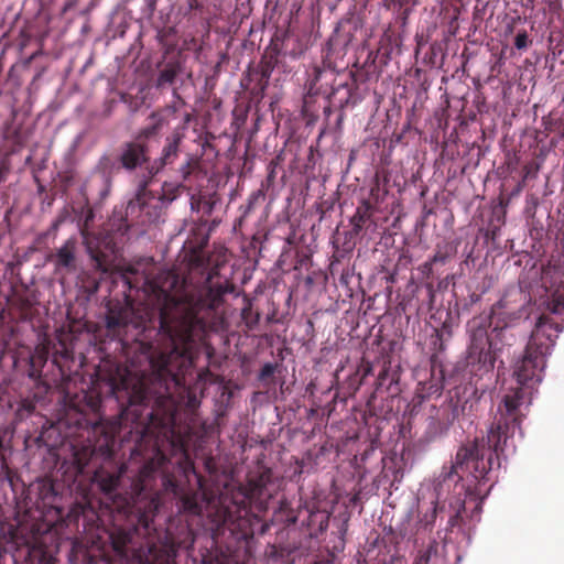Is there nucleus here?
I'll return each instance as SVG.
<instances>
[{"label": "nucleus", "mask_w": 564, "mask_h": 564, "mask_svg": "<svg viewBox=\"0 0 564 564\" xmlns=\"http://www.w3.org/2000/svg\"><path fill=\"white\" fill-rule=\"evenodd\" d=\"M129 541H130V538L126 533L113 538L112 539L113 551L120 556L127 555V545H128Z\"/></svg>", "instance_id": "393cba45"}, {"label": "nucleus", "mask_w": 564, "mask_h": 564, "mask_svg": "<svg viewBox=\"0 0 564 564\" xmlns=\"http://www.w3.org/2000/svg\"><path fill=\"white\" fill-rule=\"evenodd\" d=\"M119 484V479L112 475H109L101 479L100 487L105 492H112Z\"/></svg>", "instance_id": "bb28decb"}, {"label": "nucleus", "mask_w": 564, "mask_h": 564, "mask_svg": "<svg viewBox=\"0 0 564 564\" xmlns=\"http://www.w3.org/2000/svg\"><path fill=\"white\" fill-rule=\"evenodd\" d=\"M4 181L3 170L0 167V184Z\"/></svg>", "instance_id": "58836bf2"}, {"label": "nucleus", "mask_w": 564, "mask_h": 564, "mask_svg": "<svg viewBox=\"0 0 564 564\" xmlns=\"http://www.w3.org/2000/svg\"><path fill=\"white\" fill-rule=\"evenodd\" d=\"M138 557L140 564H175L176 547L167 536H164L158 543L149 544L147 551Z\"/></svg>", "instance_id": "423d86ee"}, {"label": "nucleus", "mask_w": 564, "mask_h": 564, "mask_svg": "<svg viewBox=\"0 0 564 564\" xmlns=\"http://www.w3.org/2000/svg\"><path fill=\"white\" fill-rule=\"evenodd\" d=\"M181 140H182V135L176 132L166 138V143L163 147L161 158L159 159V161L154 162L155 166H153L151 170L152 174H155L164 166L174 163V161L178 156V147H180Z\"/></svg>", "instance_id": "9b49d317"}, {"label": "nucleus", "mask_w": 564, "mask_h": 564, "mask_svg": "<svg viewBox=\"0 0 564 564\" xmlns=\"http://www.w3.org/2000/svg\"><path fill=\"white\" fill-rule=\"evenodd\" d=\"M68 8H69V4H66V7L64 8V12L67 11Z\"/></svg>", "instance_id": "37998d69"}, {"label": "nucleus", "mask_w": 564, "mask_h": 564, "mask_svg": "<svg viewBox=\"0 0 564 564\" xmlns=\"http://www.w3.org/2000/svg\"><path fill=\"white\" fill-rule=\"evenodd\" d=\"M77 462L80 467H84L87 464L86 462H82L80 458H77Z\"/></svg>", "instance_id": "ea45409f"}, {"label": "nucleus", "mask_w": 564, "mask_h": 564, "mask_svg": "<svg viewBox=\"0 0 564 564\" xmlns=\"http://www.w3.org/2000/svg\"><path fill=\"white\" fill-rule=\"evenodd\" d=\"M142 215L140 212H134V216L128 215L127 210L124 212V217L120 218V225L117 227V231L121 234L128 232L130 227L141 226Z\"/></svg>", "instance_id": "4be33fe9"}, {"label": "nucleus", "mask_w": 564, "mask_h": 564, "mask_svg": "<svg viewBox=\"0 0 564 564\" xmlns=\"http://www.w3.org/2000/svg\"><path fill=\"white\" fill-rule=\"evenodd\" d=\"M189 165H191V163H189V161H188V162L186 163V165L182 167V173H183V175H184V178H186V177H187V175L189 174Z\"/></svg>", "instance_id": "c9c22d12"}, {"label": "nucleus", "mask_w": 564, "mask_h": 564, "mask_svg": "<svg viewBox=\"0 0 564 564\" xmlns=\"http://www.w3.org/2000/svg\"><path fill=\"white\" fill-rule=\"evenodd\" d=\"M529 45V37L525 31L519 32L514 39V46L518 50H524Z\"/></svg>", "instance_id": "c756f323"}, {"label": "nucleus", "mask_w": 564, "mask_h": 564, "mask_svg": "<svg viewBox=\"0 0 564 564\" xmlns=\"http://www.w3.org/2000/svg\"><path fill=\"white\" fill-rule=\"evenodd\" d=\"M413 564H447L444 546L435 540L426 547L419 550Z\"/></svg>", "instance_id": "f8f14e48"}, {"label": "nucleus", "mask_w": 564, "mask_h": 564, "mask_svg": "<svg viewBox=\"0 0 564 564\" xmlns=\"http://www.w3.org/2000/svg\"><path fill=\"white\" fill-rule=\"evenodd\" d=\"M562 332V326L555 323L550 316L541 315L532 330L527 344L523 356L516 361L513 366V377L517 387L511 388L503 397L498 406L495 421L488 431L489 447L484 444L474 443L464 447L458 453V464L473 453L485 455L489 462H492V449L501 447V438L505 443L513 436L517 429H520L524 417L523 405L528 408L531 402L533 389L542 381V373L546 365V357L555 344V339ZM490 463H487V466Z\"/></svg>", "instance_id": "f03ea898"}, {"label": "nucleus", "mask_w": 564, "mask_h": 564, "mask_svg": "<svg viewBox=\"0 0 564 564\" xmlns=\"http://www.w3.org/2000/svg\"><path fill=\"white\" fill-rule=\"evenodd\" d=\"M531 295L519 285L509 286L502 297L492 305L489 314L474 316L466 324L468 345L466 369L473 377L492 375L496 361L505 346L508 326L522 317H529Z\"/></svg>", "instance_id": "7ed1b4c3"}, {"label": "nucleus", "mask_w": 564, "mask_h": 564, "mask_svg": "<svg viewBox=\"0 0 564 564\" xmlns=\"http://www.w3.org/2000/svg\"><path fill=\"white\" fill-rule=\"evenodd\" d=\"M121 169L119 161L112 159L110 155H102L98 162L97 170L101 174L106 184L107 191L111 185V177Z\"/></svg>", "instance_id": "f3484780"}, {"label": "nucleus", "mask_w": 564, "mask_h": 564, "mask_svg": "<svg viewBox=\"0 0 564 564\" xmlns=\"http://www.w3.org/2000/svg\"><path fill=\"white\" fill-rule=\"evenodd\" d=\"M373 207L370 200L362 199L350 219L352 235L358 236L372 217Z\"/></svg>", "instance_id": "2eb2a0df"}, {"label": "nucleus", "mask_w": 564, "mask_h": 564, "mask_svg": "<svg viewBox=\"0 0 564 564\" xmlns=\"http://www.w3.org/2000/svg\"><path fill=\"white\" fill-rule=\"evenodd\" d=\"M275 369H276V365L274 364H271V362H267L260 370L259 372V380L263 381L268 378H271L274 372H275Z\"/></svg>", "instance_id": "c85d7f7f"}, {"label": "nucleus", "mask_w": 564, "mask_h": 564, "mask_svg": "<svg viewBox=\"0 0 564 564\" xmlns=\"http://www.w3.org/2000/svg\"><path fill=\"white\" fill-rule=\"evenodd\" d=\"M34 408V404L30 401H23L21 404V409L25 410L28 413H32Z\"/></svg>", "instance_id": "72a5a7b5"}, {"label": "nucleus", "mask_w": 564, "mask_h": 564, "mask_svg": "<svg viewBox=\"0 0 564 564\" xmlns=\"http://www.w3.org/2000/svg\"><path fill=\"white\" fill-rule=\"evenodd\" d=\"M14 564H17V563L14 562Z\"/></svg>", "instance_id": "a18cd8bd"}, {"label": "nucleus", "mask_w": 564, "mask_h": 564, "mask_svg": "<svg viewBox=\"0 0 564 564\" xmlns=\"http://www.w3.org/2000/svg\"><path fill=\"white\" fill-rule=\"evenodd\" d=\"M424 397H425V395H424V394H422L421 392H417V393H416V398L424 399Z\"/></svg>", "instance_id": "79ce46f5"}, {"label": "nucleus", "mask_w": 564, "mask_h": 564, "mask_svg": "<svg viewBox=\"0 0 564 564\" xmlns=\"http://www.w3.org/2000/svg\"><path fill=\"white\" fill-rule=\"evenodd\" d=\"M237 521H238L237 528H239V529H241L248 522L246 519H243L241 517H239L237 519ZM223 524H224V527H227L228 529H230L232 531L236 530V527L234 525L235 521H234L232 516H231V513L229 511L225 512Z\"/></svg>", "instance_id": "cd10ccee"}, {"label": "nucleus", "mask_w": 564, "mask_h": 564, "mask_svg": "<svg viewBox=\"0 0 564 564\" xmlns=\"http://www.w3.org/2000/svg\"><path fill=\"white\" fill-rule=\"evenodd\" d=\"M268 87L269 82H263V79H260V77H258L257 84L251 88L250 94L254 99L260 101L264 98L265 90L268 89Z\"/></svg>", "instance_id": "a878e982"}, {"label": "nucleus", "mask_w": 564, "mask_h": 564, "mask_svg": "<svg viewBox=\"0 0 564 564\" xmlns=\"http://www.w3.org/2000/svg\"><path fill=\"white\" fill-rule=\"evenodd\" d=\"M215 276H218L216 269L208 273L202 285L192 290L173 270H160L154 276H145L144 291L154 302L140 315L129 302H108L106 327L109 332L119 335L130 324L142 329L140 345L149 359L150 373L117 367L109 377V391L121 410L117 421L95 424L94 434L98 436L90 454L112 457L117 435L129 422L139 440L159 441L173 434L175 415L170 384L183 383L192 367V344L225 325L218 308L224 296L234 291V285L228 281H214Z\"/></svg>", "instance_id": "f257e3e1"}, {"label": "nucleus", "mask_w": 564, "mask_h": 564, "mask_svg": "<svg viewBox=\"0 0 564 564\" xmlns=\"http://www.w3.org/2000/svg\"><path fill=\"white\" fill-rule=\"evenodd\" d=\"M444 511L445 506H440L437 502H433L432 506L422 516H420L416 524V533L421 530L432 531L437 516Z\"/></svg>", "instance_id": "a211bd4d"}, {"label": "nucleus", "mask_w": 564, "mask_h": 564, "mask_svg": "<svg viewBox=\"0 0 564 564\" xmlns=\"http://www.w3.org/2000/svg\"><path fill=\"white\" fill-rule=\"evenodd\" d=\"M281 54V48L276 43H272L265 53L262 55L258 68L253 69L252 73H249V77L252 75H257L263 82H269L271 75L279 63V55Z\"/></svg>", "instance_id": "9d476101"}, {"label": "nucleus", "mask_w": 564, "mask_h": 564, "mask_svg": "<svg viewBox=\"0 0 564 564\" xmlns=\"http://www.w3.org/2000/svg\"><path fill=\"white\" fill-rule=\"evenodd\" d=\"M241 318L249 329H253L260 322V313L252 311V305L248 301L241 310Z\"/></svg>", "instance_id": "5701e85b"}, {"label": "nucleus", "mask_w": 564, "mask_h": 564, "mask_svg": "<svg viewBox=\"0 0 564 564\" xmlns=\"http://www.w3.org/2000/svg\"><path fill=\"white\" fill-rule=\"evenodd\" d=\"M441 389H442L441 384H431L429 387L426 394L430 395L431 393H437Z\"/></svg>", "instance_id": "f704fd0d"}, {"label": "nucleus", "mask_w": 564, "mask_h": 564, "mask_svg": "<svg viewBox=\"0 0 564 564\" xmlns=\"http://www.w3.org/2000/svg\"><path fill=\"white\" fill-rule=\"evenodd\" d=\"M344 525L347 527V523L345 522ZM343 530H344V532H346L347 528H344Z\"/></svg>", "instance_id": "c03bdc74"}, {"label": "nucleus", "mask_w": 564, "mask_h": 564, "mask_svg": "<svg viewBox=\"0 0 564 564\" xmlns=\"http://www.w3.org/2000/svg\"><path fill=\"white\" fill-rule=\"evenodd\" d=\"M93 218V213L90 212L89 215L86 217V223Z\"/></svg>", "instance_id": "a19ab883"}, {"label": "nucleus", "mask_w": 564, "mask_h": 564, "mask_svg": "<svg viewBox=\"0 0 564 564\" xmlns=\"http://www.w3.org/2000/svg\"><path fill=\"white\" fill-rule=\"evenodd\" d=\"M389 377H390L389 368L387 366H384L377 377V389H380L383 386H386V381L388 380Z\"/></svg>", "instance_id": "7c9ffc66"}, {"label": "nucleus", "mask_w": 564, "mask_h": 564, "mask_svg": "<svg viewBox=\"0 0 564 564\" xmlns=\"http://www.w3.org/2000/svg\"><path fill=\"white\" fill-rule=\"evenodd\" d=\"M183 509L193 514H199L202 512V506L199 503V494L193 491V494L184 495L181 499Z\"/></svg>", "instance_id": "412c9836"}, {"label": "nucleus", "mask_w": 564, "mask_h": 564, "mask_svg": "<svg viewBox=\"0 0 564 564\" xmlns=\"http://www.w3.org/2000/svg\"><path fill=\"white\" fill-rule=\"evenodd\" d=\"M268 481V473H262L254 477H250L245 486H240L239 494L242 496V500L239 508L247 510L251 502L260 500L263 496Z\"/></svg>", "instance_id": "6e6552de"}, {"label": "nucleus", "mask_w": 564, "mask_h": 564, "mask_svg": "<svg viewBox=\"0 0 564 564\" xmlns=\"http://www.w3.org/2000/svg\"><path fill=\"white\" fill-rule=\"evenodd\" d=\"M21 307H22V308H25V310H26V308H30V307H31V303H30V301H29L28 299H22V300H21Z\"/></svg>", "instance_id": "4c0bfd02"}, {"label": "nucleus", "mask_w": 564, "mask_h": 564, "mask_svg": "<svg viewBox=\"0 0 564 564\" xmlns=\"http://www.w3.org/2000/svg\"><path fill=\"white\" fill-rule=\"evenodd\" d=\"M147 160V147L139 142L126 143L118 158L121 167L128 171L137 169Z\"/></svg>", "instance_id": "1a4fd4ad"}, {"label": "nucleus", "mask_w": 564, "mask_h": 564, "mask_svg": "<svg viewBox=\"0 0 564 564\" xmlns=\"http://www.w3.org/2000/svg\"><path fill=\"white\" fill-rule=\"evenodd\" d=\"M200 7H202V4H200V2L198 0H192L191 1V8L193 10H198V9H200Z\"/></svg>", "instance_id": "e433bc0d"}, {"label": "nucleus", "mask_w": 564, "mask_h": 564, "mask_svg": "<svg viewBox=\"0 0 564 564\" xmlns=\"http://www.w3.org/2000/svg\"><path fill=\"white\" fill-rule=\"evenodd\" d=\"M169 112V110L152 112L149 117V124L140 131L139 137L150 139L156 135L167 124Z\"/></svg>", "instance_id": "dca6fc26"}, {"label": "nucleus", "mask_w": 564, "mask_h": 564, "mask_svg": "<svg viewBox=\"0 0 564 564\" xmlns=\"http://www.w3.org/2000/svg\"><path fill=\"white\" fill-rule=\"evenodd\" d=\"M476 442L489 447L488 436L486 438H475L473 442L462 445L456 453L455 463L452 464L448 469L447 467H444L441 474L444 482L454 480V477H457L455 486H458V482H460V487L465 490L466 496H480L484 492L481 487L490 480L489 475L495 465L497 467L500 466L499 456L505 452L507 446V442L505 443L502 437L501 447L492 449V462L488 465L489 468H487V463H489L488 457L480 455V453H477V455L473 453V455L466 457L463 464L459 465L458 453L460 449L470 446Z\"/></svg>", "instance_id": "20e7f679"}, {"label": "nucleus", "mask_w": 564, "mask_h": 564, "mask_svg": "<svg viewBox=\"0 0 564 564\" xmlns=\"http://www.w3.org/2000/svg\"><path fill=\"white\" fill-rule=\"evenodd\" d=\"M178 72L180 68L176 65H167L164 69L160 72V75L158 77V86L160 87L165 84H173Z\"/></svg>", "instance_id": "b1692460"}, {"label": "nucleus", "mask_w": 564, "mask_h": 564, "mask_svg": "<svg viewBox=\"0 0 564 564\" xmlns=\"http://www.w3.org/2000/svg\"><path fill=\"white\" fill-rule=\"evenodd\" d=\"M445 261V257L443 254H441L440 252H437L436 254H434V257L432 258L431 262L430 263H425L424 265L427 268L431 267V263H435V262H444Z\"/></svg>", "instance_id": "473e14b6"}, {"label": "nucleus", "mask_w": 564, "mask_h": 564, "mask_svg": "<svg viewBox=\"0 0 564 564\" xmlns=\"http://www.w3.org/2000/svg\"><path fill=\"white\" fill-rule=\"evenodd\" d=\"M329 98L337 100L340 107L347 106L351 98V88L348 82H335Z\"/></svg>", "instance_id": "6ab92c4d"}, {"label": "nucleus", "mask_w": 564, "mask_h": 564, "mask_svg": "<svg viewBox=\"0 0 564 564\" xmlns=\"http://www.w3.org/2000/svg\"><path fill=\"white\" fill-rule=\"evenodd\" d=\"M50 350L46 344H39L30 357L28 376L33 380L42 377V369L46 365Z\"/></svg>", "instance_id": "ddd939ff"}, {"label": "nucleus", "mask_w": 564, "mask_h": 564, "mask_svg": "<svg viewBox=\"0 0 564 564\" xmlns=\"http://www.w3.org/2000/svg\"><path fill=\"white\" fill-rule=\"evenodd\" d=\"M68 215V212L66 209H64L57 217L56 219L53 221L52 226H51V229L52 230H57L58 227L65 221L66 217Z\"/></svg>", "instance_id": "2f4dec72"}, {"label": "nucleus", "mask_w": 564, "mask_h": 564, "mask_svg": "<svg viewBox=\"0 0 564 564\" xmlns=\"http://www.w3.org/2000/svg\"><path fill=\"white\" fill-rule=\"evenodd\" d=\"M76 238L67 239L56 252L50 257V261L54 263L56 272L73 273L76 271Z\"/></svg>", "instance_id": "0eeeda50"}, {"label": "nucleus", "mask_w": 564, "mask_h": 564, "mask_svg": "<svg viewBox=\"0 0 564 564\" xmlns=\"http://www.w3.org/2000/svg\"><path fill=\"white\" fill-rule=\"evenodd\" d=\"M134 212H140L142 215L141 227L156 221L161 215L162 198L148 189L147 181L140 184L135 197L127 205L128 215L134 216Z\"/></svg>", "instance_id": "39448f33"}, {"label": "nucleus", "mask_w": 564, "mask_h": 564, "mask_svg": "<svg viewBox=\"0 0 564 564\" xmlns=\"http://www.w3.org/2000/svg\"><path fill=\"white\" fill-rule=\"evenodd\" d=\"M306 527L311 538H318L328 528L330 513L325 510L312 509L308 511Z\"/></svg>", "instance_id": "4468645a"}, {"label": "nucleus", "mask_w": 564, "mask_h": 564, "mask_svg": "<svg viewBox=\"0 0 564 564\" xmlns=\"http://www.w3.org/2000/svg\"><path fill=\"white\" fill-rule=\"evenodd\" d=\"M449 509L448 528L453 529L462 521V513L465 510V501L457 497L449 503Z\"/></svg>", "instance_id": "aec40b11"}]
</instances>
